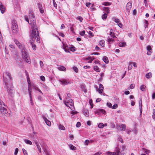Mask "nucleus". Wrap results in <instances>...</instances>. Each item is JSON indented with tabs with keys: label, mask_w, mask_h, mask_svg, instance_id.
<instances>
[{
	"label": "nucleus",
	"mask_w": 155,
	"mask_h": 155,
	"mask_svg": "<svg viewBox=\"0 0 155 155\" xmlns=\"http://www.w3.org/2000/svg\"><path fill=\"white\" fill-rule=\"evenodd\" d=\"M28 16L30 21L26 15L24 17L26 21L30 25H31L32 31L30 33L31 38L34 42H36L38 43H39L40 41L38 31L36 25L35 18L31 10H29Z\"/></svg>",
	"instance_id": "obj_1"
},
{
	"label": "nucleus",
	"mask_w": 155,
	"mask_h": 155,
	"mask_svg": "<svg viewBox=\"0 0 155 155\" xmlns=\"http://www.w3.org/2000/svg\"><path fill=\"white\" fill-rule=\"evenodd\" d=\"M21 50L23 58L26 62L29 64L30 62V59L24 48H22Z\"/></svg>",
	"instance_id": "obj_2"
},
{
	"label": "nucleus",
	"mask_w": 155,
	"mask_h": 155,
	"mask_svg": "<svg viewBox=\"0 0 155 155\" xmlns=\"http://www.w3.org/2000/svg\"><path fill=\"white\" fill-rule=\"evenodd\" d=\"M12 32L15 34H17L18 32V25L16 21L15 20H12Z\"/></svg>",
	"instance_id": "obj_3"
},
{
	"label": "nucleus",
	"mask_w": 155,
	"mask_h": 155,
	"mask_svg": "<svg viewBox=\"0 0 155 155\" xmlns=\"http://www.w3.org/2000/svg\"><path fill=\"white\" fill-rule=\"evenodd\" d=\"M5 106L4 104L2 102L0 101V110L1 113L7 116L8 115V112H7V110L3 107Z\"/></svg>",
	"instance_id": "obj_4"
},
{
	"label": "nucleus",
	"mask_w": 155,
	"mask_h": 155,
	"mask_svg": "<svg viewBox=\"0 0 155 155\" xmlns=\"http://www.w3.org/2000/svg\"><path fill=\"white\" fill-rule=\"evenodd\" d=\"M27 81L28 82V94H29L30 99V101L31 102V103L32 105V97H31V88H30V87L31 86L30 85V81L29 80H28V78L27 79Z\"/></svg>",
	"instance_id": "obj_5"
},
{
	"label": "nucleus",
	"mask_w": 155,
	"mask_h": 155,
	"mask_svg": "<svg viewBox=\"0 0 155 155\" xmlns=\"http://www.w3.org/2000/svg\"><path fill=\"white\" fill-rule=\"evenodd\" d=\"M64 104L66 106L69 107L71 109L72 108V107H71H71L74 106L73 101L71 99H69L68 101H65Z\"/></svg>",
	"instance_id": "obj_6"
},
{
	"label": "nucleus",
	"mask_w": 155,
	"mask_h": 155,
	"mask_svg": "<svg viewBox=\"0 0 155 155\" xmlns=\"http://www.w3.org/2000/svg\"><path fill=\"white\" fill-rule=\"evenodd\" d=\"M124 150H122L120 151V149L118 147H116L115 151L116 153V155H125V152Z\"/></svg>",
	"instance_id": "obj_7"
},
{
	"label": "nucleus",
	"mask_w": 155,
	"mask_h": 155,
	"mask_svg": "<svg viewBox=\"0 0 155 155\" xmlns=\"http://www.w3.org/2000/svg\"><path fill=\"white\" fill-rule=\"evenodd\" d=\"M94 87L96 89V90L98 91L99 94H101L102 93L104 89V87L101 84H99V88H98V86L97 85H95Z\"/></svg>",
	"instance_id": "obj_8"
},
{
	"label": "nucleus",
	"mask_w": 155,
	"mask_h": 155,
	"mask_svg": "<svg viewBox=\"0 0 155 155\" xmlns=\"http://www.w3.org/2000/svg\"><path fill=\"white\" fill-rule=\"evenodd\" d=\"M94 113L96 114H97L98 115H101V114H104L105 113V111L103 109L100 110L96 109L94 111Z\"/></svg>",
	"instance_id": "obj_9"
},
{
	"label": "nucleus",
	"mask_w": 155,
	"mask_h": 155,
	"mask_svg": "<svg viewBox=\"0 0 155 155\" xmlns=\"http://www.w3.org/2000/svg\"><path fill=\"white\" fill-rule=\"evenodd\" d=\"M61 82V84L64 85H67L68 84H70V81L69 80L65 79H61L59 81Z\"/></svg>",
	"instance_id": "obj_10"
},
{
	"label": "nucleus",
	"mask_w": 155,
	"mask_h": 155,
	"mask_svg": "<svg viewBox=\"0 0 155 155\" xmlns=\"http://www.w3.org/2000/svg\"><path fill=\"white\" fill-rule=\"evenodd\" d=\"M132 3L131 2H129L127 3L126 6V10L127 12H129L132 7Z\"/></svg>",
	"instance_id": "obj_11"
},
{
	"label": "nucleus",
	"mask_w": 155,
	"mask_h": 155,
	"mask_svg": "<svg viewBox=\"0 0 155 155\" xmlns=\"http://www.w3.org/2000/svg\"><path fill=\"white\" fill-rule=\"evenodd\" d=\"M5 7L3 5L2 2L0 1V10L2 14L4 13L5 12Z\"/></svg>",
	"instance_id": "obj_12"
},
{
	"label": "nucleus",
	"mask_w": 155,
	"mask_h": 155,
	"mask_svg": "<svg viewBox=\"0 0 155 155\" xmlns=\"http://www.w3.org/2000/svg\"><path fill=\"white\" fill-rule=\"evenodd\" d=\"M14 41L15 44L21 50L22 48H24V47L22 46L21 44L19 42L15 39L14 40Z\"/></svg>",
	"instance_id": "obj_13"
},
{
	"label": "nucleus",
	"mask_w": 155,
	"mask_h": 155,
	"mask_svg": "<svg viewBox=\"0 0 155 155\" xmlns=\"http://www.w3.org/2000/svg\"><path fill=\"white\" fill-rule=\"evenodd\" d=\"M14 41L15 44L21 50L22 48H24V47L22 46L21 44L19 42L15 39L14 40Z\"/></svg>",
	"instance_id": "obj_14"
},
{
	"label": "nucleus",
	"mask_w": 155,
	"mask_h": 155,
	"mask_svg": "<svg viewBox=\"0 0 155 155\" xmlns=\"http://www.w3.org/2000/svg\"><path fill=\"white\" fill-rule=\"evenodd\" d=\"M14 41L15 44L21 50L22 48H24V47L22 46L21 44L19 42L15 39L14 40Z\"/></svg>",
	"instance_id": "obj_15"
},
{
	"label": "nucleus",
	"mask_w": 155,
	"mask_h": 155,
	"mask_svg": "<svg viewBox=\"0 0 155 155\" xmlns=\"http://www.w3.org/2000/svg\"><path fill=\"white\" fill-rule=\"evenodd\" d=\"M120 130H125L126 128V125L124 124H122L119 126L118 128Z\"/></svg>",
	"instance_id": "obj_16"
},
{
	"label": "nucleus",
	"mask_w": 155,
	"mask_h": 155,
	"mask_svg": "<svg viewBox=\"0 0 155 155\" xmlns=\"http://www.w3.org/2000/svg\"><path fill=\"white\" fill-rule=\"evenodd\" d=\"M83 113L84 115L87 117H88L89 116V113L88 110L84 109L83 110Z\"/></svg>",
	"instance_id": "obj_17"
},
{
	"label": "nucleus",
	"mask_w": 155,
	"mask_h": 155,
	"mask_svg": "<svg viewBox=\"0 0 155 155\" xmlns=\"http://www.w3.org/2000/svg\"><path fill=\"white\" fill-rule=\"evenodd\" d=\"M35 142L36 145L37 146V148L40 153H41V149L40 146L39 144L36 140L35 141Z\"/></svg>",
	"instance_id": "obj_18"
},
{
	"label": "nucleus",
	"mask_w": 155,
	"mask_h": 155,
	"mask_svg": "<svg viewBox=\"0 0 155 155\" xmlns=\"http://www.w3.org/2000/svg\"><path fill=\"white\" fill-rule=\"evenodd\" d=\"M43 118L47 125L49 126H50L51 124V122L49 120H48L45 117H44Z\"/></svg>",
	"instance_id": "obj_19"
},
{
	"label": "nucleus",
	"mask_w": 155,
	"mask_h": 155,
	"mask_svg": "<svg viewBox=\"0 0 155 155\" xmlns=\"http://www.w3.org/2000/svg\"><path fill=\"white\" fill-rule=\"evenodd\" d=\"M103 10L107 14L110 13V8L108 7H104L103 8Z\"/></svg>",
	"instance_id": "obj_20"
},
{
	"label": "nucleus",
	"mask_w": 155,
	"mask_h": 155,
	"mask_svg": "<svg viewBox=\"0 0 155 155\" xmlns=\"http://www.w3.org/2000/svg\"><path fill=\"white\" fill-rule=\"evenodd\" d=\"M4 81L5 83V85L6 86V88L7 89V91L8 93L10 91V90L9 89V87L8 86V84L7 83V81L5 80V78H4Z\"/></svg>",
	"instance_id": "obj_21"
},
{
	"label": "nucleus",
	"mask_w": 155,
	"mask_h": 155,
	"mask_svg": "<svg viewBox=\"0 0 155 155\" xmlns=\"http://www.w3.org/2000/svg\"><path fill=\"white\" fill-rule=\"evenodd\" d=\"M107 41L108 42L109 44H111L114 41V40L112 38H108L107 39Z\"/></svg>",
	"instance_id": "obj_22"
},
{
	"label": "nucleus",
	"mask_w": 155,
	"mask_h": 155,
	"mask_svg": "<svg viewBox=\"0 0 155 155\" xmlns=\"http://www.w3.org/2000/svg\"><path fill=\"white\" fill-rule=\"evenodd\" d=\"M139 107L140 114H141L142 113V102L141 100H140L139 102Z\"/></svg>",
	"instance_id": "obj_23"
},
{
	"label": "nucleus",
	"mask_w": 155,
	"mask_h": 155,
	"mask_svg": "<svg viewBox=\"0 0 155 155\" xmlns=\"http://www.w3.org/2000/svg\"><path fill=\"white\" fill-rule=\"evenodd\" d=\"M103 60L104 62L106 64H107L109 62V61L107 57L106 56H104L103 58Z\"/></svg>",
	"instance_id": "obj_24"
},
{
	"label": "nucleus",
	"mask_w": 155,
	"mask_h": 155,
	"mask_svg": "<svg viewBox=\"0 0 155 155\" xmlns=\"http://www.w3.org/2000/svg\"><path fill=\"white\" fill-rule=\"evenodd\" d=\"M58 69L61 71H64L66 70V68L63 66H60L58 68Z\"/></svg>",
	"instance_id": "obj_25"
},
{
	"label": "nucleus",
	"mask_w": 155,
	"mask_h": 155,
	"mask_svg": "<svg viewBox=\"0 0 155 155\" xmlns=\"http://www.w3.org/2000/svg\"><path fill=\"white\" fill-rule=\"evenodd\" d=\"M143 23L144 24L145 28L146 29V28L148 27V26L149 25L148 21L146 20H144Z\"/></svg>",
	"instance_id": "obj_26"
},
{
	"label": "nucleus",
	"mask_w": 155,
	"mask_h": 155,
	"mask_svg": "<svg viewBox=\"0 0 155 155\" xmlns=\"http://www.w3.org/2000/svg\"><path fill=\"white\" fill-rule=\"evenodd\" d=\"M102 4L105 6H109L111 4V3L108 2H104L102 3Z\"/></svg>",
	"instance_id": "obj_27"
},
{
	"label": "nucleus",
	"mask_w": 155,
	"mask_h": 155,
	"mask_svg": "<svg viewBox=\"0 0 155 155\" xmlns=\"http://www.w3.org/2000/svg\"><path fill=\"white\" fill-rule=\"evenodd\" d=\"M107 155H116V152H112L110 151H108L106 153Z\"/></svg>",
	"instance_id": "obj_28"
},
{
	"label": "nucleus",
	"mask_w": 155,
	"mask_h": 155,
	"mask_svg": "<svg viewBox=\"0 0 155 155\" xmlns=\"http://www.w3.org/2000/svg\"><path fill=\"white\" fill-rule=\"evenodd\" d=\"M146 77L147 79H149L152 77V74L151 73H148L146 74Z\"/></svg>",
	"instance_id": "obj_29"
},
{
	"label": "nucleus",
	"mask_w": 155,
	"mask_h": 155,
	"mask_svg": "<svg viewBox=\"0 0 155 155\" xmlns=\"http://www.w3.org/2000/svg\"><path fill=\"white\" fill-rule=\"evenodd\" d=\"M119 45L120 47H125L126 45V43L125 42H120L119 43Z\"/></svg>",
	"instance_id": "obj_30"
},
{
	"label": "nucleus",
	"mask_w": 155,
	"mask_h": 155,
	"mask_svg": "<svg viewBox=\"0 0 155 155\" xmlns=\"http://www.w3.org/2000/svg\"><path fill=\"white\" fill-rule=\"evenodd\" d=\"M24 141L26 144H29L30 145H31L32 144V142L29 140L25 139L24 140Z\"/></svg>",
	"instance_id": "obj_31"
},
{
	"label": "nucleus",
	"mask_w": 155,
	"mask_h": 155,
	"mask_svg": "<svg viewBox=\"0 0 155 155\" xmlns=\"http://www.w3.org/2000/svg\"><path fill=\"white\" fill-rule=\"evenodd\" d=\"M146 86L144 85H142L140 87V89L142 91H145Z\"/></svg>",
	"instance_id": "obj_32"
},
{
	"label": "nucleus",
	"mask_w": 155,
	"mask_h": 155,
	"mask_svg": "<svg viewBox=\"0 0 155 155\" xmlns=\"http://www.w3.org/2000/svg\"><path fill=\"white\" fill-rule=\"evenodd\" d=\"M94 71H96L99 72L100 71V70L99 69V68L97 66H94Z\"/></svg>",
	"instance_id": "obj_33"
},
{
	"label": "nucleus",
	"mask_w": 155,
	"mask_h": 155,
	"mask_svg": "<svg viewBox=\"0 0 155 155\" xmlns=\"http://www.w3.org/2000/svg\"><path fill=\"white\" fill-rule=\"evenodd\" d=\"M31 45L32 46V48L33 49L35 50L36 49V45L33 42H31Z\"/></svg>",
	"instance_id": "obj_34"
},
{
	"label": "nucleus",
	"mask_w": 155,
	"mask_h": 155,
	"mask_svg": "<svg viewBox=\"0 0 155 155\" xmlns=\"http://www.w3.org/2000/svg\"><path fill=\"white\" fill-rule=\"evenodd\" d=\"M63 48L66 52H67V53L69 52V51L68 49V46H64H64L63 47Z\"/></svg>",
	"instance_id": "obj_35"
},
{
	"label": "nucleus",
	"mask_w": 155,
	"mask_h": 155,
	"mask_svg": "<svg viewBox=\"0 0 155 155\" xmlns=\"http://www.w3.org/2000/svg\"><path fill=\"white\" fill-rule=\"evenodd\" d=\"M132 62H130L128 66V69L129 70L132 69Z\"/></svg>",
	"instance_id": "obj_36"
},
{
	"label": "nucleus",
	"mask_w": 155,
	"mask_h": 155,
	"mask_svg": "<svg viewBox=\"0 0 155 155\" xmlns=\"http://www.w3.org/2000/svg\"><path fill=\"white\" fill-rule=\"evenodd\" d=\"M104 40H101L99 42L100 44L102 47L104 46Z\"/></svg>",
	"instance_id": "obj_37"
},
{
	"label": "nucleus",
	"mask_w": 155,
	"mask_h": 155,
	"mask_svg": "<svg viewBox=\"0 0 155 155\" xmlns=\"http://www.w3.org/2000/svg\"><path fill=\"white\" fill-rule=\"evenodd\" d=\"M112 30H111L110 33V35L112 37L114 38H116V37L114 35V33L111 31Z\"/></svg>",
	"instance_id": "obj_38"
},
{
	"label": "nucleus",
	"mask_w": 155,
	"mask_h": 155,
	"mask_svg": "<svg viewBox=\"0 0 155 155\" xmlns=\"http://www.w3.org/2000/svg\"><path fill=\"white\" fill-rule=\"evenodd\" d=\"M107 18V14L106 13H104L102 16V18L103 20H105Z\"/></svg>",
	"instance_id": "obj_39"
},
{
	"label": "nucleus",
	"mask_w": 155,
	"mask_h": 155,
	"mask_svg": "<svg viewBox=\"0 0 155 155\" xmlns=\"http://www.w3.org/2000/svg\"><path fill=\"white\" fill-rule=\"evenodd\" d=\"M70 148L71 150H75L76 149V147L72 145H71L70 146Z\"/></svg>",
	"instance_id": "obj_40"
},
{
	"label": "nucleus",
	"mask_w": 155,
	"mask_h": 155,
	"mask_svg": "<svg viewBox=\"0 0 155 155\" xmlns=\"http://www.w3.org/2000/svg\"><path fill=\"white\" fill-rule=\"evenodd\" d=\"M142 150L143 152L144 153H145L147 154H148L150 152L149 150H147L144 148L142 149Z\"/></svg>",
	"instance_id": "obj_41"
},
{
	"label": "nucleus",
	"mask_w": 155,
	"mask_h": 155,
	"mask_svg": "<svg viewBox=\"0 0 155 155\" xmlns=\"http://www.w3.org/2000/svg\"><path fill=\"white\" fill-rule=\"evenodd\" d=\"M58 127L59 129L63 130H64L65 129L64 127L61 124L59 125Z\"/></svg>",
	"instance_id": "obj_42"
},
{
	"label": "nucleus",
	"mask_w": 155,
	"mask_h": 155,
	"mask_svg": "<svg viewBox=\"0 0 155 155\" xmlns=\"http://www.w3.org/2000/svg\"><path fill=\"white\" fill-rule=\"evenodd\" d=\"M22 151L24 155H28L27 151L25 149H22Z\"/></svg>",
	"instance_id": "obj_43"
},
{
	"label": "nucleus",
	"mask_w": 155,
	"mask_h": 155,
	"mask_svg": "<svg viewBox=\"0 0 155 155\" xmlns=\"http://www.w3.org/2000/svg\"><path fill=\"white\" fill-rule=\"evenodd\" d=\"M104 127V124L102 123H100L98 125V127L102 128H103Z\"/></svg>",
	"instance_id": "obj_44"
},
{
	"label": "nucleus",
	"mask_w": 155,
	"mask_h": 155,
	"mask_svg": "<svg viewBox=\"0 0 155 155\" xmlns=\"http://www.w3.org/2000/svg\"><path fill=\"white\" fill-rule=\"evenodd\" d=\"M85 32V31H82L80 32V35L82 36H83L84 35Z\"/></svg>",
	"instance_id": "obj_45"
},
{
	"label": "nucleus",
	"mask_w": 155,
	"mask_h": 155,
	"mask_svg": "<svg viewBox=\"0 0 155 155\" xmlns=\"http://www.w3.org/2000/svg\"><path fill=\"white\" fill-rule=\"evenodd\" d=\"M147 49L148 51H150L152 50L151 47L150 45H148L147 46Z\"/></svg>",
	"instance_id": "obj_46"
},
{
	"label": "nucleus",
	"mask_w": 155,
	"mask_h": 155,
	"mask_svg": "<svg viewBox=\"0 0 155 155\" xmlns=\"http://www.w3.org/2000/svg\"><path fill=\"white\" fill-rule=\"evenodd\" d=\"M76 19L79 20L81 22H82L83 20V18L81 16H79L76 18Z\"/></svg>",
	"instance_id": "obj_47"
},
{
	"label": "nucleus",
	"mask_w": 155,
	"mask_h": 155,
	"mask_svg": "<svg viewBox=\"0 0 155 155\" xmlns=\"http://www.w3.org/2000/svg\"><path fill=\"white\" fill-rule=\"evenodd\" d=\"M73 69L76 73H77L78 72V69L77 67L75 66L74 67H73Z\"/></svg>",
	"instance_id": "obj_48"
},
{
	"label": "nucleus",
	"mask_w": 155,
	"mask_h": 155,
	"mask_svg": "<svg viewBox=\"0 0 155 155\" xmlns=\"http://www.w3.org/2000/svg\"><path fill=\"white\" fill-rule=\"evenodd\" d=\"M18 151V148H16L15 149V151L14 153V155H17Z\"/></svg>",
	"instance_id": "obj_49"
},
{
	"label": "nucleus",
	"mask_w": 155,
	"mask_h": 155,
	"mask_svg": "<svg viewBox=\"0 0 155 155\" xmlns=\"http://www.w3.org/2000/svg\"><path fill=\"white\" fill-rule=\"evenodd\" d=\"M153 113L152 115V117L153 119H155V109L153 110Z\"/></svg>",
	"instance_id": "obj_50"
},
{
	"label": "nucleus",
	"mask_w": 155,
	"mask_h": 155,
	"mask_svg": "<svg viewBox=\"0 0 155 155\" xmlns=\"http://www.w3.org/2000/svg\"><path fill=\"white\" fill-rule=\"evenodd\" d=\"M5 52L6 54H7V55H9V51L7 49L6 47H5Z\"/></svg>",
	"instance_id": "obj_51"
},
{
	"label": "nucleus",
	"mask_w": 155,
	"mask_h": 155,
	"mask_svg": "<svg viewBox=\"0 0 155 155\" xmlns=\"http://www.w3.org/2000/svg\"><path fill=\"white\" fill-rule=\"evenodd\" d=\"M41 68H42L44 66V64L42 61H40L39 62Z\"/></svg>",
	"instance_id": "obj_52"
},
{
	"label": "nucleus",
	"mask_w": 155,
	"mask_h": 155,
	"mask_svg": "<svg viewBox=\"0 0 155 155\" xmlns=\"http://www.w3.org/2000/svg\"><path fill=\"white\" fill-rule=\"evenodd\" d=\"M81 123L80 122H78L76 124V126L77 127H79L81 126Z\"/></svg>",
	"instance_id": "obj_53"
},
{
	"label": "nucleus",
	"mask_w": 155,
	"mask_h": 155,
	"mask_svg": "<svg viewBox=\"0 0 155 155\" xmlns=\"http://www.w3.org/2000/svg\"><path fill=\"white\" fill-rule=\"evenodd\" d=\"M70 50L72 51H74L75 50V48L74 47H72L70 48Z\"/></svg>",
	"instance_id": "obj_54"
},
{
	"label": "nucleus",
	"mask_w": 155,
	"mask_h": 155,
	"mask_svg": "<svg viewBox=\"0 0 155 155\" xmlns=\"http://www.w3.org/2000/svg\"><path fill=\"white\" fill-rule=\"evenodd\" d=\"M41 79L43 81H44L45 80V78L44 76H41L40 77Z\"/></svg>",
	"instance_id": "obj_55"
},
{
	"label": "nucleus",
	"mask_w": 155,
	"mask_h": 155,
	"mask_svg": "<svg viewBox=\"0 0 155 155\" xmlns=\"http://www.w3.org/2000/svg\"><path fill=\"white\" fill-rule=\"evenodd\" d=\"M93 6H93L91 7L90 8L91 11H92L96 10V8L94 7Z\"/></svg>",
	"instance_id": "obj_56"
},
{
	"label": "nucleus",
	"mask_w": 155,
	"mask_h": 155,
	"mask_svg": "<svg viewBox=\"0 0 155 155\" xmlns=\"http://www.w3.org/2000/svg\"><path fill=\"white\" fill-rule=\"evenodd\" d=\"M118 139L119 141H120L122 143H123V140L121 137H119Z\"/></svg>",
	"instance_id": "obj_57"
},
{
	"label": "nucleus",
	"mask_w": 155,
	"mask_h": 155,
	"mask_svg": "<svg viewBox=\"0 0 155 155\" xmlns=\"http://www.w3.org/2000/svg\"><path fill=\"white\" fill-rule=\"evenodd\" d=\"M35 89L37 90L38 91L40 92L41 94H43V93L41 91L38 87H35Z\"/></svg>",
	"instance_id": "obj_58"
},
{
	"label": "nucleus",
	"mask_w": 155,
	"mask_h": 155,
	"mask_svg": "<svg viewBox=\"0 0 155 155\" xmlns=\"http://www.w3.org/2000/svg\"><path fill=\"white\" fill-rule=\"evenodd\" d=\"M135 87V85L134 84H131L130 87V89H133Z\"/></svg>",
	"instance_id": "obj_59"
},
{
	"label": "nucleus",
	"mask_w": 155,
	"mask_h": 155,
	"mask_svg": "<svg viewBox=\"0 0 155 155\" xmlns=\"http://www.w3.org/2000/svg\"><path fill=\"white\" fill-rule=\"evenodd\" d=\"M118 107L117 104H114L112 107V108L113 109H116V108Z\"/></svg>",
	"instance_id": "obj_60"
},
{
	"label": "nucleus",
	"mask_w": 155,
	"mask_h": 155,
	"mask_svg": "<svg viewBox=\"0 0 155 155\" xmlns=\"http://www.w3.org/2000/svg\"><path fill=\"white\" fill-rule=\"evenodd\" d=\"M107 105L110 107H112V104L110 103H107Z\"/></svg>",
	"instance_id": "obj_61"
},
{
	"label": "nucleus",
	"mask_w": 155,
	"mask_h": 155,
	"mask_svg": "<svg viewBox=\"0 0 155 155\" xmlns=\"http://www.w3.org/2000/svg\"><path fill=\"white\" fill-rule=\"evenodd\" d=\"M38 8L39 9L40 8H42V5L40 3H39L38 4Z\"/></svg>",
	"instance_id": "obj_62"
},
{
	"label": "nucleus",
	"mask_w": 155,
	"mask_h": 155,
	"mask_svg": "<svg viewBox=\"0 0 155 155\" xmlns=\"http://www.w3.org/2000/svg\"><path fill=\"white\" fill-rule=\"evenodd\" d=\"M152 97L153 99H155V92L153 93Z\"/></svg>",
	"instance_id": "obj_63"
},
{
	"label": "nucleus",
	"mask_w": 155,
	"mask_h": 155,
	"mask_svg": "<svg viewBox=\"0 0 155 155\" xmlns=\"http://www.w3.org/2000/svg\"><path fill=\"white\" fill-rule=\"evenodd\" d=\"M101 153L100 152H97L96 153L94 154V155H100L101 154Z\"/></svg>",
	"instance_id": "obj_64"
}]
</instances>
